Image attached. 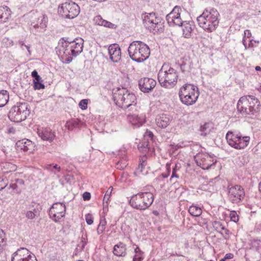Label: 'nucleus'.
Listing matches in <instances>:
<instances>
[{"label":"nucleus","mask_w":261,"mask_h":261,"mask_svg":"<svg viewBox=\"0 0 261 261\" xmlns=\"http://www.w3.org/2000/svg\"><path fill=\"white\" fill-rule=\"evenodd\" d=\"M113 100L117 106L124 109H127L133 113L137 112L140 109L137 106L136 95L125 88H117L113 90Z\"/></svg>","instance_id":"obj_1"},{"label":"nucleus","mask_w":261,"mask_h":261,"mask_svg":"<svg viewBox=\"0 0 261 261\" xmlns=\"http://www.w3.org/2000/svg\"><path fill=\"white\" fill-rule=\"evenodd\" d=\"M219 13L214 8L205 9L203 13L197 18L199 26L206 32L211 33L217 28L219 20Z\"/></svg>","instance_id":"obj_2"},{"label":"nucleus","mask_w":261,"mask_h":261,"mask_svg":"<svg viewBox=\"0 0 261 261\" xmlns=\"http://www.w3.org/2000/svg\"><path fill=\"white\" fill-rule=\"evenodd\" d=\"M178 77V73L171 65L164 63L158 74V79L160 85L164 88L170 89L174 87Z\"/></svg>","instance_id":"obj_3"},{"label":"nucleus","mask_w":261,"mask_h":261,"mask_svg":"<svg viewBox=\"0 0 261 261\" xmlns=\"http://www.w3.org/2000/svg\"><path fill=\"white\" fill-rule=\"evenodd\" d=\"M260 102L254 96L241 97L237 103L238 111L243 115H254L260 110Z\"/></svg>","instance_id":"obj_4"},{"label":"nucleus","mask_w":261,"mask_h":261,"mask_svg":"<svg viewBox=\"0 0 261 261\" xmlns=\"http://www.w3.org/2000/svg\"><path fill=\"white\" fill-rule=\"evenodd\" d=\"M130 58L137 62H142L148 58L150 55L149 47L144 42L135 41L132 42L128 48Z\"/></svg>","instance_id":"obj_5"},{"label":"nucleus","mask_w":261,"mask_h":261,"mask_svg":"<svg viewBox=\"0 0 261 261\" xmlns=\"http://www.w3.org/2000/svg\"><path fill=\"white\" fill-rule=\"evenodd\" d=\"M143 24L150 32L155 34L164 31V22L155 13H144L142 14Z\"/></svg>","instance_id":"obj_6"},{"label":"nucleus","mask_w":261,"mask_h":261,"mask_svg":"<svg viewBox=\"0 0 261 261\" xmlns=\"http://www.w3.org/2000/svg\"><path fill=\"white\" fill-rule=\"evenodd\" d=\"M178 94L181 102L187 106L194 104L199 96L198 88L192 84H186L181 87Z\"/></svg>","instance_id":"obj_7"},{"label":"nucleus","mask_w":261,"mask_h":261,"mask_svg":"<svg viewBox=\"0 0 261 261\" xmlns=\"http://www.w3.org/2000/svg\"><path fill=\"white\" fill-rule=\"evenodd\" d=\"M154 196L151 192H140L132 196L129 201V204L134 208L144 210L152 203Z\"/></svg>","instance_id":"obj_8"},{"label":"nucleus","mask_w":261,"mask_h":261,"mask_svg":"<svg viewBox=\"0 0 261 261\" xmlns=\"http://www.w3.org/2000/svg\"><path fill=\"white\" fill-rule=\"evenodd\" d=\"M30 113L27 103L18 102L10 110L8 117L11 121L20 122L25 120Z\"/></svg>","instance_id":"obj_9"},{"label":"nucleus","mask_w":261,"mask_h":261,"mask_svg":"<svg viewBox=\"0 0 261 261\" xmlns=\"http://www.w3.org/2000/svg\"><path fill=\"white\" fill-rule=\"evenodd\" d=\"M226 139L230 146L237 149L246 147L250 141L249 136H242L240 133L235 134L231 132L227 133Z\"/></svg>","instance_id":"obj_10"},{"label":"nucleus","mask_w":261,"mask_h":261,"mask_svg":"<svg viewBox=\"0 0 261 261\" xmlns=\"http://www.w3.org/2000/svg\"><path fill=\"white\" fill-rule=\"evenodd\" d=\"M58 11L63 17L73 19L79 14L80 9L79 6L74 2L67 1L59 7Z\"/></svg>","instance_id":"obj_11"},{"label":"nucleus","mask_w":261,"mask_h":261,"mask_svg":"<svg viewBox=\"0 0 261 261\" xmlns=\"http://www.w3.org/2000/svg\"><path fill=\"white\" fill-rule=\"evenodd\" d=\"M198 166L204 170H208L215 166L216 160L207 153H198L195 156Z\"/></svg>","instance_id":"obj_12"},{"label":"nucleus","mask_w":261,"mask_h":261,"mask_svg":"<svg viewBox=\"0 0 261 261\" xmlns=\"http://www.w3.org/2000/svg\"><path fill=\"white\" fill-rule=\"evenodd\" d=\"M66 206L61 202H56L53 204L49 211L50 218L55 222H59L60 220L65 216Z\"/></svg>","instance_id":"obj_13"},{"label":"nucleus","mask_w":261,"mask_h":261,"mask_svg":"<svg viewBox=\"0 0 261 261\" xmlns=\"http://www.w3.org/2000/svg\"><path fill=\"white\" fill-rule=\"evenodd\" d=\"M11 261H37L35 256L25 248L17 249L11 257Z\"/></svg>","instance_id":"obj_14"},{"label":"nucleus","mask_w":261,"mask_h":261,"mask_svg":"<svg viewBox=\"0 0 261 261\" xmlns=\"http://www.w3.org/2000/svg\"><path fill=\"white\" fill-rule=\"evenodd\" d=\"M181 9L180 7L176 6L172 11L166 16V20L170 27L180 26L182 22L180 17Z\"/></svg>","instance_id":"obj_15"},{"label":"nucleus","mask_w":261,"mask_h":261,"mask_svg":"<svg viewBox=\"0 0 261 261\" xmlns=\"http://www.w3.org/2000/svg\"><path fill=\"white\" fill-rule=\"evenodd\" d=\"M59 47V54L67 63H69L72 60V57H76V55L72 52V46L69 41H65Z\"/></svg>","instance_id":"obj_16"},{"label":"nucleus","mask_w":261,"mask_h":261,"mask_svg":"<svg viewBox=\"0 0 261 261\" xmlns=\"http://www.w3.org/2000/svg\"><path fill=\"white\" fill-rule=\"evenodd\" d=\"M48 17L45 14H41L33 20L30 26V30L33 31L34 29L39 32H44L47 26Z\"/></svg>","instance_id":"obj_17"},{"label":"nucleus","mask_w":261,"mask_h":261,"mask_svg":"<svg viewBox=\"0 0 261 261\" xmlns=\"http://www.w3.org/2000/svg\"><path fill=\"white\" fill-rule=\"evenodd\" d=\"M228 196L233 203H238L244 198L245 192L241 186L235 185L229 188Z\"/></svg>","instance_id":"obj_18"},{"label":"nucleus","mask_w":261,"mask_h":261,"mask_svg":"<svg viewBox=\"0 0 261 261\" xmlns=\"http://www.w3.org/2000/svg\"><path fill=\"white\" fill-rule=\"evenodd\" d=\"M156 84L154 80L148 77L141 79L139 81L140 89L144 93H149L155 87Z\"/></svg>","instance_id":"obj_19"},{"label":"nucleus","mask_w":261,"mask_h":261,"mask_svg":"<svg viewBox=\"0 0 261 261\" xmlns=\"http://www.w3.org/2000/svg\"><path fill=\"white\" fill-rule=\"evenodd\" d=\"M127 120L132 125L139 127L145 122V116L143 114H130L127 116Z\"/></svg>","instance_id":"obj_20"},{"label":"nucleus","mask_w":261,"mask_h":261,"mask_svg":"<svg viewBox=\"0 0 261 261\" xmlns=\"http://www.w3.org/2000/svg\"><path fill=\"white\" fill-rule=\"evenodd\" d=\"M109 54L110 59L114 62H118L121 58V53L120 47L118 44H113L109 46Z\"/></svg>","instance_id":"obj_21"},{"label":"nucleus","mask_w":261,"mask_h":261,"mask_svg":"<svg viewBox=\"0 0 261 261\" xmlns=\"http://www.w3.org/2000/svg\"><path fill=\"white\" fill-rule=\"evenodd\" d=\"M172 120V117L166 114L158 115L155 118L157 126L161 128H166Z\"/></svg>","instance_id":"obj_22"},{"label":"nucleus","mask_w":261,"mask_h":261,"mask_svg":"<svg viewBox=\"0 0 261 261\" xmlns=\"http://www.w3.org/2000/svg\"><path fill=\"white\" fill-rule=\"evenodd\" d=\"M37 134L38 136L44 141H52L55 137V135L51 130L47 128H40L37 129Z\"/></svg>","instance_id":"obj_23"},{"label":"nucleus","mask_w":261,"mask_h":261,"mask_svg":"<svg viewBox=\"0 0 261 261\" xmlns=\"http://www.w3.org/2000/svg\"><path fill=\"white\" fill-rule=\"evenodd\" d=\"M181 27L182 35L186 38H190L192 36L194 25L192 21H184L180 25Z\"/></svg>","instance_id":"obj_24"},{"label":"nucleus","mask_w":261,"mask_h":261,"mask_svg":"<svg viewBox=\"0 0 261 261\" xmlns=\"http://www.w3.org/2000/svg\"><path fill=\"white\" fill-rule=\"evenodd\" d=\"M113 253L115 256L124 257L127 254L126 245L121 242H119L114 245Z\"/></svg>","instance_id":"obj_25"},{"label":"nucleus","mask_w":261,"mask_h":261,"mask_svg":"<svg viewBox=\"0 0 261 261\" xmlns=\"http://www.w3.org/2000/svg\"><path fill=\"white\" fill-rule=\"evenodd\" d=\"M69 43L72 46V52H74L76 56L83 51L84 40L82 38H76L73 41L69 42Z\"/></svg>","instance_id":"obj_26"},{"label":"nucleus","mask_w":261,"mask_h":261,"mask_svg":"<svg viewBox=\"0 0 261 261\" xmlns=\"http://www.w3.org/2000/svg\"><path fill=\"white\" fill-rule=\"evenodd\" d=\"M11 9L7 6H0V23H4L11 17Z\"/></svg>","instance_id":"obj_27"},{"label":"nucleus","mask_w":261,"mask_h":261,"mask_svg":"<svg viewBox=\"0 0 261 261\" xmlns=\"http://www.w3.org/2000/svg\"><path fill=\"white\" fill-rule=\"evenodd\" d=\"M245 256L249 261H259L261 259V253L260 251L248 249Z\"/></svg>","instance_id":"obj_28"},{"label":"nucleus","mask_w":261,"mask_h":261,"mask_svg":"<svg viewBox=\"0 0 261 261\" xmlns=\"http://www.w3.org/2000/svg\"><path fill=\"white\" fill-rule=\"evenodd\" d=\"M94 22L99 25L103 26L110 29H115L116 25L103 19L100 15H97L94 18Z\"/></svg>","instance_id":"obj_29"},{"label":"nucleus","mask_w":261,"mask_h":261,"mask_svg":"<svg viewBox=\"0 0 261 261\" xmlns=\"http://www.w3.org/2000/svg\"><path fill=\"white\" fill-rule=\"evenodd\" d=\"M0 169L3 173H9L16 171L17 166L8 162H2L0 163Z\"/></svg>","instance_id":"obj_30"},{"label":"nucleus","mask_w":261,"mask_h":261,"mask_svg":"<svg viewBox=\"0 0 261 261\" xmlns=\"http://www.w3.org/2000/svg\"><path fill=\"white\" fill-rule=\"evenodd\" d=\"M19 143L21 144L20 147L21 149L23 150L24 151L31 153L34 149V143L30 140L24 139L21 142H19Z\"/></svg>","instance_id":"obj_31"},{"label":"nucleus","mask_w":261,"mask_h":261,"mask_svg":"<svg viewBox=\"0 0 261 261\" xmlns=\"http://www.w3.org/2000/svg\"><path fill=\"white\" fill-rule=\"evenodd\" d=\"M213 128V124L212 122H206L201 125L199 130L201 132V135L205 136L209 134Z\"/></svg>","instance_id":"obj_32"},{"label":"nucleus","mask_w":261,"mask_h":261,"mask_svg":"<svg viewBox=\"0 0 261 261\" xmlns=\"http://www.w3.org/2000/svg\"><path fill=\"white\" fill-rule=\"evenodd\" d=\"M9 99V93L7 91L2 90L0 91V107H4Z\"/></svg>","instance_id":"obj_33"},{"label":"nucleus","mask_w":261,"mask_h":261,"mask_svg":"<svg viewBox=\"0 0 261 261\" xmlns=\"http://www.w3.org/2000/svg\"><path fill=\"white\" fill-rule=\"evenodd\" d=\"M249 246V248L248 249L260 251L261 249V240L257 239H252L250 240Z\"/></svg>","instance_id":"obj_34"},{"label":"nucleus","mask_w":261,"mask_h":261,"mask_svg":"<svg viewBox=\"0 0 261 261\" xmlns=\"http://www.w3.org/2000/svg\"><path fill=\"white\" fill-rule=\"evenodd\" d=\"M87 243V234L85 233H83L82 237L81 238V240L80 243L77 244V247L76 248V250L77 252L82 251L83 249L85 248Z\"/></svg>","instance_id":"obj_35"},{"label":"nucleus","mask_w":261,"mask_h":261,"mask_svg":"<svg viewBox=\"0 0 261 261\" xmlns=\"http://www.w3.org/2000/svg\"><path fill=\"white\" fill-rule=\"evenodd\" d=\"M189 212L192 216L199 217L202 214V210L200 207L192 205L189 208Z\"/></svg>","instance_id":"obj_36"},{"label":"nucleus","mask_w":261,"mask_h":261,"mask_svg":"<svg viewBox=\"0 0 261 261\" xmlns=\"http://www.w3.org/2000/svg\"><path fill=\"white\" fill-rule=\"evenodd\" d=\"M166 168L167 170V173L164 174L163 173L161 175L159 176L155 179V180L158 182H163V184H161V188L164 187V185L165 184L164 181V178H167L170 174V165L168 164L166 165Z\"/></svg>","instance_id":"obj_37"},{"label":"nucleus","mask_w":261,"mask_h":261,"mask_svg":"<svg viewBox=\"0 0 261 261\" xmlns=\"http://www.w3.org/2000/svg\"><path fill=\"white\" fill-rule=\"evenodd\" d=\"M79 125V121L77 119H72L66 123L65 126L69 130H73L74 128L77 127Z\"/></svg>","instance_id":"obj_38"},{"label":"nucleus","mask_w":261,"mask_h":261,"mask_svg":"<svg viewBox=\"0 0 261 261\" xmlns=\"http://www.w3.org/2000/svg\"><path fill=\"white\" fill-rule=\"evenodd\" d=\"M45 168L47 170L53 172L55 174H56L61 171L60 166H58L57 164H47L45 166Z\"/></svg>","instance_id":"obj_39"},{"label":"nucleus","mask_w":261,"mask_h":261,"mask_svg":"<svg viewBox=\"0 0 261 261\" xmlns=\"http://www.w3.org/2000/svg\"><path fill=\"white\" fill-rule=\"evenodd\" d=\"M31 206L32 205H30L29 207V209L31 210L27 211L25 214L26 217L29 219H33L35 218L37 213V211L35 208H32L31 207Z\"/></svg>","instance_id":"obj_40"},{"label":"nucleus","mask_w":261,"mask_h":261,"mask_svg":"<svg viewBox=\"0 0 261 261\" xmlns=\"http://www.w3.org/2000/svg\"><path fill=\"white\" fill-rule=\"evenodd\" d=\"M212 226L215 230L219 233L222 231L224 225L220 221H215L213 222Z\"/></svg>","instance_id":"obj_41"},{"label":"nucleus","mask_w":261,"mask_h":261,"mask_svg":"<svg viewBox=\"0 0 261 261\" xmlns=\"http://www.w3.org/2000/svg\"><path fill=\"white\" fill-rule=\"evenodd\" d=\"M252 34L249 30H246L244 32V36L242 39V43L244 46L245 49H247V43L246 42V38H249L251 37Z\"/></svg>","instance_id":"obj_42"},{"label":"nucleus","mask_w":261,"mask_h":261,"mask_svg":"<svg viewBox=\"0 0 261 261\" xmlns=\"http://www.w3.org/2000/svg\"><path fill=\"white\" fill-rule=\"evenodd\" d=\"M179 166H178L177 164H176L175 165L174 167L173 168L172 172V175L170 178V180H172L174 178H178L179 176L176 173L177 171L179 170Z\"/></svg>","instance_id":"obj_43"},{"label":"nucleus","mask_w":261,"mask_h":261,"mask_svg":"<svg viewBox=\"0 0 261 261\" xmlns=\"http://www.w3.org/2000/svg\"><path fill=\"white\" fill-rule=\"evenodd\" d=\"M8 183V179L6 177L0 178V191L6 188Z\"/></svg>","instance_id":"obj_44"},{"label":"nucleus","mask_w":261,"mask_h":261,"mask_svg":"<svg viewBox=\"0 0 261 261\" xmlns=\"http://www.w3.org/2000/svg\"><path fill=\"white\" fill-rule=\"evenodd\" d=\"M112 187H110L108 190L107 191L105 196H104V197H103V201L104 202H106L107 203L108 202V201H109V199H110V195H111V194L112 193Z\"/></svg>","instance_id":"obj_45"},{"label":"nucleus","mask_w":261,"mask_h":261,"mask_svg":"<svg viewBox=\"0 0 261 261\" xmlns=\"http://www.w3.org/2000/svg\"><path fill=\"white\" fill-rule=\"evenodd\" d=\"M229 215L231 221L234 222H237L239 221V216L237 215L236 212L234 211H231Z\"/></svg>","instance_id":"obj_46"},{"label":"nucleus","mask_w":261,"mask_h":261,"mask_svg":"<svg viewBox=\"0 0 261 261\" xmlns=\"http://www.w3.org/2000/svg\"><path fill=\"white\" fill-rule=\"evenodd\" d=\"M148 141H145L144 142L138 145V148L140 150H142L144 151H147L148 150Z\"/></svg>","instance_id":"obj_47"},{"label":"nucleus","mask_w":261,"mask_h":261,"mask_svg":"<svg viewBox=\"0 0 261 261\" xmlns=\"http://www.w3.org/2000/svg\"><path fill=\"white\" fill-rule=\"evenodd\" d=\"M88 100L82 99L79 102V106L82 110H86L87 108Z\"/></svg>","instance_id":"obj_48"},{"label":"nucleus","mask_w":261,"mask_h":261,"mask_svg":"<svg viewBox=\"0 0 261 261\" xmlns=\"http://www.w3.org/2000/svg\"><path fill=\"white\" fill-rule=\"evenodd\" d=\"M221 233V234L223 237V238L227 240L229 239V231L225 227V226H223V229H222V231H221V232H219Z\"/></svg>","instance_id":"obj_49"},{"label":"nucleus","mask_w":261,"mask_h":261,"mask_svg":"<svg viewBox=\"0 0 261 261\" xmlns=\"http://www.w3.org/2000/svg\"><path fill=\"white\" fill-rule=\"evenodd\" d=\"M34 88L35 89H42L44 88V85L41 83V81H35L34 82Z\"/></svg>","instance_id":"obj_50"},{"label":"nucleus","mask_w":261,"mask_h":261,"mask_svg":"<svg viewBox=\"0 0 261 261\" xmlns=\"http://www.w3.org/2000/svg\"><path fill=\"white\" fill-rule=\"evenodd\" d=\"M259 43L258 41L251 39L249 41L248 45L247 44V49L257 46V44Z\"/></svg>","instance_id":"obj_51"},{"label":"nucleus","mask_w":261,"mask_h":261,"mask_svg":"<svg viewBox=\"0 0 261 261\" xmlns=\"http://www.w3.org/2000/svg\"><path fill=\"white\" fill-rule=\"evenodd\" d=\"M145 165L146 163L144 161L142 163H140L139 165L138 168L137 169L136 172L138 173H142V174H144L145 173H143V170Z\"/></svg>","instance_id":"obj_52"},{"label":"nucleus","mask_w":261,"mask_h":261,"mask_svg":"<svg viewBox=\"0 0 261 261\" xmlns=\"http://www.w3.org/2000/svg\"><path fill=\"white\" fill-rule=\"evenodd\" d=\"M85 219L88 225H91L93 223V218L90 214H88L86 215Z\"/></svg>","instance_id":"obj_53"},{"label":"nucleus","mask_w":261,"mask_h":261,"mask_svg":"<svg viewBox=\"0 0 261 261\" xmlns=\"http://www.w3.org/2000/svg\"><path fill=\"white\" fill-rule=\"evenodd\" d=\"M31 74L32 76L34 78V82L41 81V78L40 75H38L36 70L33 71Z\"/></svg>","instance_id":"obj_54"},{"label":"nucleus","mask_w":261,"mask_h":261,"mask_svg":"<svg viewBox=\"0 0 261 261\" xmlns=\"http://www.w3.org/2000/svg\"><path fill=\"white\" fill-rule=\"evenodd\" d=\"M105 228H106L105 226L98 225L97 229V233L98 234H101L104 231Z\"/></svg>","instance_id":"obj_55"},{"label":"nucleus","mask_w":261,"mask_h":261,"mask_svg":"<svg viewBox=\"0 0 261 261\" xmlns=\"http://www.w3.org/2000/svg\"><path fill=\"white\" fill-rule=\"evenodd\" d=\"M84 200H89L91 198V194L90 193L86 192L83 195Z\"/></svg>","instance_id":"obj_56"},{"label":"nucleus","mask_w":261,"mask_h":261,"mask_svg":"<svg viewBox=\"0 0 261 261\" xmlns=\"http://www.w3.org/2000/svg\"><path fill=\"white\" fill-rule=\"evenodd\" d=\"M17 185L16 183H11L9 185V188L11 189L14 192L17 191Z\"/></svg>","instance_id":"obj_57"},{"label":"nucleus","mask_w":261,"mask_h":261,"mask_svg":"<svg viewBox=\"0 0 261 261\" xmlns=\"http://www.w3.org/2000/svg\"><path fill=\"white\" fill-rule=\"evenodd\" d=\"M188 146L187 142H180L176 145L177 148H182Z\"/></svg>","instance_id":"obj_58"},{"label":"nucleus","mask_w":261,"mask_h":261,"mask_svg":"<svg viewBox=\"0 0 261 261\" xmlns=\"http://www.w3.org/2000/svg\"><path fill=\"white\" fill-rule=\"evenodd\" d=\"M140 254H136L133 257V261H142L143 259V257Z\"/></svg>","instance_id":"obj_59"},{"label":"nucleus","mask_w":261,"mask_h":261,"mask_svg":"<svg viewBox=\"0 0 261 261\" xmlns=\"http://www.w3.org/2000/svg\"><path fill=\"white\" fill-rule=\"evenodd\" d=\"M5 237V233L4 231L0 229V244H2L3 242Z\"/></svg>","instance_id":"obj_60"},{"label":"nucleus","mask_w":261,"mask_h":261,"mask_svg":"<svg viewBox=\"0 0 261 261\" xmlns=\"http://www.w3.org/2000/svg\"><path fill=\"white\" fill-rule=\"evenodd\" d=\"M106 224H107V221L106 220V219L105 218H100L99 225L106 227Z\"/></svg>","instance_id":"obj_61"},{"label":"nucleus","mask_w":261,"mask_h":261,"mask_svg":"<svg viewBox=\"0 0 261 261\" xmlns=\"http://www.w3.org/2000/svg\"><path fill=\"white\" fill-rule=\"evenodd\" d=\"M234 255L232 253H227L225 255V259H232L233 258Z\"/></svg>","instance_id":"obj_62"},{"label":"nucleus","mask_w":261,"mask_h":261,"mask_svg":"<svg viewBox=\"0 0 261 261\" xmlns=\"http://www.w3.org/2000/svg\"><path fill=\"white\" fill-rule=\"evenodd\" d=\"M153 136V133L150 131H147L144 135L145 137H148L150 139H152Z\"/></svg>","instance_id":"obj_63"},{"label":"nucleus","mask_w":261,"mask_h":261,"mask_svg":"<svg viewBox=\"0 0 261 261\" xmlns=\"http://www.w3.org/2000/svg\"><path fill=\"white\" fill-rule=\"evenodd\" d=\"M135 252L137 254L142 255L143 252L140 249V248L137 247L135 249Z\"/></svg>","instance_id":"obj_64"}]
</instances>
